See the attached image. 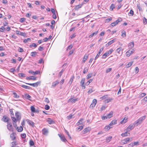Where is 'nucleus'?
I'll list each match as a JSON object with an SVG mask.
<instances>
[{"instance_id":"f257e3e1","label":"nucleus","mask_w":147,"mask_h":147,"mask_svg":"<svg viewBox=\"0 0 147 147\" xmlns=\"http://www.w3.org/2000/svg\"><path fill=\"white\" fill-rule=\"evenodd\" d=\"M113 49H111L109 51L104 54L102 56V59H105L107 56L111 54L113 52Z\"/></svg>"},{"instance_id":"f03ea898","label":"nucleus","mask_w":147,"mask_h":147,"mask_svg":"<svg viewBox=\"0 0 147 147\" xmlns=\"http://www.w3.org/2000/svg\"><path fill=\"white\" fill-rule=\"evenodd\" d=\"M40 82L39 81L34 83L31 84L28 83H26V84H27L30 85L34 87H37L38 86V85H40Z\"/></svg>"},{"instance_id":"7ed1b4c3","label":"nucleus","mask_w":147,"mask_h":147,"mask_svg":"<svg viewBox=\"0 0 147 147\" xmlns=\"http://www.w3.org/2000/svg\"><path fill=\"white\" fill-rule=\"evenodd\" d=\"M135 50L134 49H132L131 51L129 50L127 51L125 53L126 56L127 57H129L131 54L133 53L134 52Z\"/></svg>"},{"instance_id":"20e7f679","label":"nucleus","mask_w":147,"mask_h":147,"mask_svg":"<svg viewBox=\"0 0 147 147\" xmlns=\"http://www.w3.org/2000/svg\"><path fill=\"white\" fill-rule=\"evenodd\" d=\"M7 127L8 130L10 131H13V128L11 123L9 122H7Z\"/></svg>"},{"instance_id":"39448f33","label":"nucleus","mask_w":147,"mask_h":147,"mask_svg":"<svg viewBox=\"0 0 147 147\" xmlns=\"http://www.w3.org/2000/svg\"><path fill=\"white\" fill-rule=\"evenodd\" d=\"M85 78H83L82 79L80 82V85L82 87V89H84L85 88V86L84 85Z\"/></svg>"},{"instance_id":"423d86ee","label":"nucleus","mask_w":147,"mask_h":147,"mask_svg":"<svg viewBox=\"0 0 147 147\" xmlns=\"http://www.w3.org/2000/svg\"><path fill=\"white\" fill-rule=\"evenodd\" d=\"M28 72L29 73L33 74V75H35L36 74H40V71L38 70L36 71H33L31 70H29Z\"/></svg>"},{"instance_id":"0eeeda50","label":"nucleus","mask_w":147,"mask_h":147,"mask_svg":"<svg viewBox=\"0 0 147 147\" xmlns=\"http://www.w3.org/2000/svg\"><path fill=\"white\" fill-rule=\"evenodd\" d=\"M97 103V100L96 99H94L92 101V102L90 105V107L93 108L94 107L96 104Z\"/></svg>"},{"instance_id":"6e6552de","label":"nucleus","mask_w":147,"mask_h":147,"mask_svg":"<svg viewBox=\"0 0 147 147\" xmlns=\"http://www.w3.org/2000/svg\"><path fill=\"white\" fill-rule=\"evenodd\" d=\"M78 100V98H76L74 99L73 98H71L69 99L68 100V102H71L72 103H75L76 101Z\"/></svg>"},{"instance_id":"1a4fd4ad","label":"nucleus","mask_w":147,"mask_h":147,"mask_svg":"<svg viewBox=\"0 0 147 147\" xmlns=\"http://www.w3.org/2000/svg\"><path fill=\"white\" fill-rule=\"evenodd\" d=\"M83 3L80 4L78 5H77L75 6L74 9L76 11H78L80 8H81L83 5Z\"/></svg>"},{"instance_id":"9d476101","label":"nucleus","mask_w":147,"mask_h":147,"mask_svg":"<svg viewBox=\"0 0 147 147\" xmlns=\"http://www.w3.org/2000/svg\"><path fill=\"white\" fill-rule=\"evenodd\" d=\"M9 120V118L7 117L6 116H3L2 118L1 119V120L5 122H9L8 121Z\"/></svg>"},{"instance_id":"9b49d317","label":"nucleus","mask_w":147,"mask_h":147,"mask_svg":"<svg viewBox=\"0 0 147 147\" xmlns=\"http://www.w3.org/2000/svg\"><path fill=\"white\" fill-rule=\"evenodd\" d=\"M120 22V21L119 19H117L115 22L111 23V25L112 27H114L117 25Z\"/></svg>"},{"instance_id":"f8f14e48","label":"nucleus","mask_w":147,"mask_h":147,"mask_svg":"<svg viewBox=\"0 0 147 147\" xmlns=\"http://www.w3.org/2000/svg\"><path fill=\"white\" fill-rule=\"evenodd\" d=\"M26 80H36V78L34 76H30L29 77H27L26 78Z\"/></svg>"},{"instance_id":"ddd939ff","label":"nucleus","mask_w":147,"mask_h":147,"mask_svg":"<svg viewBox=\"0 0 147 147\" xmlns=\"http://www.w3.org/2000/svg\"><path fill=\"white\" fill-rule=\"evenodd\" d=\"M49 132L48 130L47 129L44 128L42 130V133L44 135H47Z\"/></svg>"},{"instance_id":"4468645a","label":"nucleus","mask_w":147,"mask_h":147,"mask_svg":"<svg viewBox=\"0 0 147 147\" xmlns=\"http://www.w3.org/2000/svg\"><path fill=\"white\" fill-rule=\"evenodd\" d=\"M115 39H113L111 40L108 42L106 44V46L107 47H108L109 46V45H111L112 43L115 42Z\"/></svg>"},{"instance_id":"2eb2a0df","label":"nucleus","mask_w":147,"mask_h":147,"mask_svg":"<svg viewBox=\"0 0 147 147\" xmlns=\"http://www.w3.org/2000/svg\"><path fill=\"white\" fill-rule=\"evenodd\" d=\"M16 117L18 121H19L21 119V117L20 116V113L18 112H17L15 113Z\"/></svg>"},{"instance_id":"dca6fc26","label":"nucleus","mask_w":147,"mask_h":147,"mask_svg":"<svg viewBox=\"0 0 147 147\" xmlns=\"http://www.w3.org/2000/svg\"><path fill=\"white\" fill-rule=\"evenodd\" d=\"M88 54H85L82 61V62H84V63H85V62L86 61L88 58Z\"/></svg>"},{"instance_id":"f3484780","label":"nucleus","mask_w":147,"mask_h":147,"mask_svg":"<svg viewBox=\"0 0 147 147\" xmlns=\"http://www.w3.org/2000/svg\"><path fill=\"white\" fill-rule=\"evenodd\" d=\"M90 130V128L89 127L85 128L83 130V134H85L89 131Z\"/></svg>"},{"instance_id":"a211bd4d","label":"nucleus","mask_w":147,"mask_h":147,"mask_svg":"<svg viewBox=\"0 0 147 147\" xmlns=\"http://www.w3.org/2000/svg\"><path fill=\"white\" fill-rule=\"evenodd\" d=\"M134 44L133 42H129L128 45V47L129 49H131L134 47Z\"/></svg>"},{"instance_id":"6ab92c4d","label":"nucleus","mask_w":147,"mask_h":147,"mask_svg":"<svg viewBox=\"0 0 147 147\" xmlns=\"http://www.w3.org/2000/svg\"><path fill=\"white\" fill-rule=\"evenodd\" d=\"M47 121L50 124H54L55 123V121H53V120L50 118H48Z\"/></svg>"},{"instance_id":"aec40b11","label":"nucleus","mask_w":147,"mask_h":147,"mask_svg":"<svg viewBox=\"0 0 147 147\" xmlns=\"http://www.w3.org/2000/svg\"><path fill=\"white\" fill-rule=\"evenodd\" d=\"M142 123V122L139 119L134 122V125H136V126H137L139 124L141 123Z\"/></svg>"},{"instance_id":"412c9836","label":"nucleus","mask_w":147,"mask_h":147,"mask_svg":"<svg viewBox=\"0 0 147 147\" xmlns=\"http://www.w3.org/2000/svg\"><path fill=\"white\" fill-rule=\"evenodd\" d=\"M98 31H97L93 33H92V34H90V35L89 36V38H92V37L93 36H94V35H96L97 34H98Z\"/></svg>"},{"instance_id":"4be33fe9","label":"nucleus","mask_w":147,"mask_h":147,"mask_svg":"<svg viewBox=\"0 0 147 147\" xmlns=\"http://www.w3.org/2000/svg\"><path fill=\"white\" fill-rule=\"evenodd\" d=\"M59 83V80H57L55 82H53L52 83V86L53 88L56 86Z\"/></svg>"},{"instance_id":"5701e85b","label":"nucleus","mask_w":147,"mask_h":147,"mask_svg":"<svg viewBox=\"0 0 147 147\" xmlns=\"http://www.w3.org/2000/svg\"><path fill=\"white\" fill-rule=\"evenodd\" d=\"M26 121H27V122L28 124L29 125H32L33 126L34 125V123L32 121L30 120H27Z\"/></svg>"},{"instance_id":"b1692460","label":"nucleus","mask_w":147,"mask_h":147,"mask_svg":"<svg viewBox=\"0 0 147 147\" xmlns=\"http://www.w3.org/2000/svg\"><path fill=\"white\" fill-rule=\"evenodd\" d=\"M23 96L24 98L28 100H30L29 98H31L30 96L27 94H25L24 95H23Z\"/></svg>"},{"instance_id":"393cba45","label":"nucleus","mask_w":147,"mask_h":147,"mask_svg":"<svg viewBox=\"0 0 147 147\" xmlns=\"http://www.w3.org/2000/svg\"><path fill=\"white\" fill-rule=\"evenodd\" d=\"M135 126L136 125H134H134H130L128 127V128H129L130 130H131L133 129Z\"/></svg>"},{"instance_id":"a878e982","label":"nucleus","mask_w":147,"mask_h":147,"mask_svg":"<svg viewBox=\"0 0 147 147\" xmlns=\"http://www.w3.org/2000/svg\"><path fill=\"white\" fill-rule=\"evenodd\" d=\"M117 123V120H113L111 123L109 124V125L110 126H112L114 125Z\"/></svg>"},{"instance_id":"bb28decb","label":"nucleus","mask_w":147,"mask_h":147,"mask_svg":"<svg viewBox=\"0 0 147 147\" xmlns=\"http://www.w3.org/2000/svg\"><path fill=\"white\" fill-rule=\"evenodd\" d=\"M59 137L60 138L61 140L63 142H65L67 141L65 138L64 136H59Z\"/></svg>"},{"instance_id":"cd10ccee","label":"nucleus","mask_w":147,"mask_h":147,"mask_svg":"<svg viewBox=\"0 0 147 147\" xmlns=\"http://www.w3.org/2000/svg\"><path fill=\"white\" fill-rule=\"evenodd\" d=\"M10 137L11 140H14L16 138V137L14 135V133H12L10 135Z\"/></svg>"},{"instance_id":"c85d7f7f","label":"nucleus","mask_w":147,"mask_h":147,"mask_svg":"<svg viewBox=\"0 0 147 147\" xmlns=\"http://www.w3.org/2000/svg\"><path fill=\"white\" fill-rule=\"evenodd\" d=\"M128 132V131H126V132H125V133H122L121 134V136H123V137L127 136H128V134H129V133H127Z\"/></svg>"},{"instance_id":"c756f323","label":"nucleus","mask_w":147,"mask_h":147,"mask_svg":"<svg viewBox=\"0 0 147 147\" xmlns=\"http://www.w3.org/2000/svg\"><path fill=\"white\" fill-rule=\"evenodd\" d=\"M113 100V98H107L105 100V103H107L108 102H111V101L112 100Z\"/></svg>"},{"instance_id":"7c9ffc66","label":"nucleus","mask_w":147,"mask_h":147,"mask_svg":"<svg viewBox=\"0 0 147 147\" xmlns=\"http://www.w3.org/2000/svg\"><path fill=\"white\" fill-rule=\"evenodd\" d=\"M84 120V119L83 118L80 119L79 121L78 122L76 123L77 125H79L80 124H82V121Z\"/></svg>"},{"instance_id":"2f4dec72","label":"nucleus","mask_w":147,"mask_h":147,"mask_svg":"<svg viewBox=\"0 0 147 147\" xmlns=\"http://www.w3.org/2000/svg\"><path fill=\"white\" fill-rule=\"evenodd\" d=\"M113 112H111L107 116V118H110L112 117Z\"/></svg>"},{"instance_id":"473e14b6","label":"nucleus","mask_w":147,"mask_h":147,"mask_svg":"<svg viewBox=\"0 0 147 147\" xmlns=\"http://www.w3.org/2000/svg\"><path fill=\"white\" fill-rule=\"evenodd\" d=\"M115 8V6L114 4L112 3L111 4L110 7V10L111 11L113 10V9Z\"/></svg>"},{"instance_id":"72a5a7b5","label":"nucleus","mask_w":147,"mask_h":147,"mask_svg":"<svg viewBox=\"0 0 147 147\" xmlns=\"http://www.w3.org/2000/svg\"><path fill=\"white\" fill-rule=\"evenodd\" d=\"M21 86L25 89H30V87L25 85H22Z\"/></svg>"},{"instance_id":"f704fd0d","label":"nucleus","mask_w":147,"mask_h":147,"mask_svg":"<svg viewBox=\"0 0 147 147\" xmlns=\"http://www.w3.org/2000/svg\"><path fill=\"white\" fill-rule=\"evenodd\" d=\"M134 14V11L133 10L131 9L129 13H128V15L130 16H132Z\"/></svg>"},{"instance_id":"c9c22d12","label":"nucleus","mask_w":147,"mask_h":147,"mask_svg":"<svg viewBox=\"0 0 147 147\" xmlns=\"http://www.w3.org/2000/svg\"><path fill=\"white\" fill-rule=\"evenodd\" d=\"M121 36L123 37H125L126 36V34L125 31L123 30L122 31Z\"/></svg>"},{"instance_id":"e433bc0d","label":"nucleus","mask_w":147,"mask_h":147,"mask_svg":"<svg viewBox=\"0 0 147 147\" xmlns=\"http://www.w3.org/2000/svg\"><path fill=\"white\" fill-rule=\"evenodd\" d=\"M34 47V48H36L37 47V45L34 43H33L32 44L29 45L30 48H32V47Z\"/></svg>"},{"instance_id":"4c0bfd02","label":"nucleus","mask_w":147,"mask_h":147,"mask_svg":"<svg viewBox=\"0 0 147 147\" xmlns=\"http://www.w3.org/2000/svg\"><path fill=\"white\" fill-rule=\"evenodd\" d=\"M17 129L18 131L19 132H21L23 130V128L21 126H20L19 128L17 127Z\"/></svg>"},{"instance_id":"58836bf2","label":"nucleus","mask_w":147,"mask_h":147,"mask_svg":"<svg viewBox=\"0 0 147 147\" xmlns=\"http://www.w3.org/2000/svg\"><path fill=\"white\" fill-rule=\"evenodd\" d=\"M31 111L33 113H35V109L34 106H32L30 107Z\"/></svg>"},{"instance_id":"ea45409f","label":"nucleus","mask_w":147,"mask_h":147,"mask_svg":"<svg viewBox=\"0 0 147 147\" xmlns=\"http://www.w3.org/2000/svg\"><path fill=\"white\" fill-rule=\"evenodd\" d=\"M64 71V69H62L59 72V77H61V76L62 74Z\"/></svg>"},{"instance_id":"a19ab883","label":"nucleus","mask_w":147,"mask_h":147,"mask_svg":"<svg viewBox=\"0 0 147 147\" xmlns=\"http://www.w3.org/2000/svg\"><path fill=\"white\" fill-rule=\"evenodd\" d=\"M18 75L20 77H25V74L22 73H19Z\"/></svg>"},{"instance_id":"79ce46f5","label":"nucleus","mask_w":147,"mask_h":147,"mask_svg":"<svg viewBox=\"0 0 147 147\" xmlns=\"http://www.w3.org/2000/svg\"><path fill=\"white\" fill-rule=\"evenodd\" d=\"M125 117L124 119L121 121V124H124L127 121V119H125Z\"/></svg>"},{"instance_id":"37998d69","label":"nucleus","mask_w":147,"mask_h":147,"mask_svg":"<svg viewBox=\"0 0 147 147\" xmlns=\"http://www.w3.org/2000/svg\"><path fill=\"white\" fill-rule=\"evenodd\" d=\"M5 28L4 26H1L0 28V32H3L5 30Z\"/></svg>"},{"instance_id":"c03bdc74","label":"nucleus","mask_w":147,"mask_h":147,"mask_svg":"<svg viewBox=\"0 0 147 147\" xmlns=\"http://www.w3.org/2000/svg\"><path fill=\"white\" fill-rule=\"evenodd\" d=\"M93 74L92 73H90L88 74L87 76V78L89 79L91 78Z\"/></svg>"},{"instance_id":"a18cd8bd","label":"nucleus","mask_w":147,"mask_h":147,"mask_svg":"<svg viewBox=\"0 0 147 147\" xmlns=\"http://www.w3.org/2000/svg\"><path fill=\"white\" fill-rule=\"evenodd\" d=\"M88 68L87 67H85L83 73L85 74L87 73L88 71Z\"/></svg>"},{"instance_id":"49530a36","label":"nucleus","mask_w":147,"mask_h":147,"mask_svg":"<svg viewBox=\"0 0 147 147\" xmlns=\"http://www.w3.org/2000/svg\"><path fill=\"white\" fill-rule=\"evenodd\" d=\"M37 53L36 52H32L31 53V56L33 57H34L36 55Z\"/></svg>"},{"instance_id":"de8ad7c7","label":"nucleus","mask_w":147,"mask_h":147,"mask_svg":"<svg viewBox=\"0 0 147 147\" xmlns=\"http://www.w3.org/2000/svg\"><path fill=\"white\" fill-rule=\"evenodd\" d=\"M29 144L30 146H33L34 145V143L32 140H30Z\"/></svg>"},{"instance_id":"09e8293b","label":"nucleus","mask_w":147,"mask_h":147,"mask_svg":"<svg viewBox=\"0 0 147 147\" xmlns=\"http://www.w3.org/2000/svg\"><path fill=\"white\" fill-rule=\"evenodd\" d=\"M121 51H122V48L121 47H120L119 48H118L117 50H116V52L118 53H119Z\"/></svg>"},{"instance_id":"8fccbe9b","label":"nucleus","mask_w":147,"mask_h":147,"mask_svg":"<svg viewBox=\"0 0 147 147\" xmlns=\"http://www.w3.org/2000/svg\"><path fill=\"white\" fill-rule=\"evenodd\" d=\"M74 77V76H73L71 77V78H70V81L69 82V83L70 84H72V82H73Z\"/></svg>"},{"instance_id":"3c124183","label":"nucleus","mask_w":147,"mask_h":147,"mask_svg":"<svg viewBox=\"0 0 147 147\" xmlns=\"http://www.w3.org/2000/svg\"><path fill=\"white\" fill-rule=\"evenodd\" d=\"M30 38H27V39H24L23 40V42L24 43H26L28 41H30Z\"/></svg>"},{"instance_id":"603ef678","label":"nucleus","mask_w":147,"mask_h":147,"mask_svg":"<svg viewBox=\"0 0 147 147\" xmlns=\"http://www.w3.org/2000/svg\"><path fill=\"white\" fill-rule=\"evenodd\" d=\"M129 140V138H127L124 140H123V141L125 142V143H124V144H126L127 143V142H128Z\"/></svg>"},{"instance_id":"864d4df0","label":"nucleus","mask_w":147,"mask_h":147,"mask_svg":"<svg viewBox=\"0 0 147 147\" xmlns=\"http://www.w3.org/2000/svg\"><path fill=\"white\" fill-rule=\"evenodd\" d=\"M111 127H110L109 126H107L105 127L104 129L105 131H107L109 130Z\"/></svg>"},{"instance_id":"5fc2aeb1","label":"nucleus","mask_w":147,"mask_h":147,"mask_svg":"<svg viewBox=\"0 0 147 147\" xmlns=\"http://www.w3.org/2000/svg\"><path fill=\"white\" fill-rule=\"evenodd\" d=\"M146 116L145 115L144 116L140 118H139L140 119L141 121L142 122L146 118Z\"/></svg>"},{"instance_id":"6e6d98bb","label":"nucleus","mask_w":147,"mask_h":147,"mask_svg":"<svg viewBox=\"0 0 147 147\" xmlns=\"http://www.w3.org/2000/svg\"><path fill=\"white\" fill-rule=\"evenodd\" d=\"M143 23L145 24H147V19H146L144 17L143 19Z\"/></svg>"},{"instance_id":"4d7b16f0","label":"nucleus","mask_w":147,"mask_h":147,"mask_svg":"<svg viewBox=\"0 0 147 147\" xmlns=\"http://www.w3.org/2000/svg\"><path fill=\"white\" fill-rule=\"evenodd\" d=\"M112 20V18L110 17V18H109L106 19L105 20V22H108L109 21H111Z\"/></svg>"},{"instance_id":"13d9d810","label":"nucleus","mask_w":147,"mask_h":147,"mask_svg":"<svg viewBox=\"0 0 147 147\" xmlns=\"http://www.w3.org/2000/svg\"><path fill=\"white\" fill-rule=\"evenodd\" d=\"M13 97L14 98H18L19 97V96L17 94L16 92H14L13 93Z\"/></svg>"},{"instance_id":"bf43d9fd","label":"nucleus","mask_w":147,"mask_h":147,"mask_svg":"<svg viewBox=\"0 0 147 147\" xmlns=\"http://www.w3.org/2000/svg\"><path fill=\"white\" fill-rule=\"evenodd\" d=\"M26 20V18H20V22H21V23H22L24 22Z\"/></svg>"},{"instance_id":"052dcab7","label":"nucleus","mask_w":147,"mask_h":147,"mask_svg":"<svg viewBox=\"0 0 147 147\" xmlns=\"http://www.w3.org/2000/svg\"><path fill=\"white\" fill-rule=\"evenodd\" d=\"M92 81V79H90L86 83V84L88 85Z\"/></svg>"},{"instance_id":"680f3d73","label":"nucleus","mask_w":147,"mask_h":147,"mask_svg":"<svg viewBox=\"0 0 147 147\" xmlns=\"http://www.w3.org/2000/svg\"><path fill=\"white\" fill-rule=\"evenodd\" d=\"M11 119L12 121L15 123H16L17 121V119H16L15 117H12Z\"/></svg>"},{"instance_id":"e2e57ef3","label":"nucleus","mask_w":147,"mask_h":147,"mask_svg":"<svg viewBox=\"0 0 147 147\" xmlns=\"http://www.w3.org/2000/svg\"><path fill=\"white\" fill-rule=\"evenodd\" d=\"M50 108V107L49 106L46 105L45 106V109L46 110H49Z\"/></svg>"},{"instance_id":"0e129e2a","label":"nucleus","mask_w":147,"mask_h":147,"mask_svg":"<svg viewBox=\"0 0 147 147\" xmlns=\"http://www.w3.org/2000/svg\"><path fill=\"white\" fill-rule=\"evenodd\" d=\"M112 138V137L111 136H109V137H108L107 139V141L108 142H109Z\"/></svg>"},{"instance_id":"69168bd1","label":"nucleus","mask_w":147,"mask_h":147,"mask_svg":"<svg viewBox=\"0 0 147 147\" xmlns=\"http://www.w3.org/2000/svg\"><path fill=\"white\" fill-rule=\"evenodd\" d=\"M18 51L20 52H23L24 50L22 48L19 47L18 49Z\"/></svg>"},{"instance_id":"338daca9","label":"nucleus","mask_w":147,"mask_h":147,"mask_svg":"<svg viewBox=\"0 0 147 147\" xmlns=\"http://www.w3.org/2000/svg\"><path fill=\"white\" fill-rule=\"evenodd\" d=\"M16 71V69L15 68H11L10 69V70L9 71L11 72H13Z\"/></svg>"},{"instance_id":"774afa93","label":"nucleus","mask_w":147,"mask_h":147,"mask_svg":"<svg viewBox=\"0 0 147 147\" xmlns=\"http://www.w3.org/2000/svg\"><path fill=\"white\" fill-rule=\"evenodd\" d=\"M83 126H79L78 128V130H79V131H80L83 128Z\"/></svg>"}]
</instances>
